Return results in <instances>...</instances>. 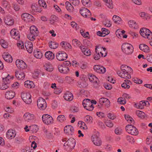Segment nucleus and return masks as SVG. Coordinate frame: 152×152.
Masks as SVG:
<instances>
[{"instance_id": "51", "label": "nucleus", "mask_w": 152, "mask_h": 152, "mask_svg": "<svg viewBox=\"0 0 152 152\" xmlns=\"http://www.w3.org/2000/svg\"><path fill=\"white\" fill-rule=\"evenodd\" d=\"M12 80V79L11 78L9 75H8L6 77L3 78V80H4L6 82H7V83H8L9 84L10 83V82Z\"/></svg>"}, {"instance_id": "52", "label": "nucleus", "mask_w": 152, "mask_h": 152, "mask_svg": "<svg viewBox=\"0 0 152 152\" xmlns=\"http://www.w3.org/2000/svg\"><path fill=\"white\" fill-rule=\"evenodd\" d=\"M58 17L54 15H52L51 16L50 21L51 24L54 23L57 20Z\"/></svg>"}, {"instance_id": "26", "label": "nucleus", "mask_w": 152, "mask_h": 152, "mask_svg": "<svg viewBox=\"0 0 152 152\" xmlns=\"http://www.w3.org/2000/svg\"><path fill=\"white\" fill-rule=\"evenodd\" d=\"M64 97L65 100L68 101H72L73 98L72 94L69 92H67L65 93L64 96Z\"/></svg>"}, {"instance_id": "18", "label": "nucleus", "mask_w": 152, "mask_h": 152, "mask_svg": "<svg viewBox=\"0 0 152 152\" xmlns=\"http://www.w3.org/2000/svg\"><path fill=\"white\" fill-rule=\"evenodd\" d=\"M16 30L15 28L11 30L10 31V34L13 38L18 40L20 38V36L18 31H17Z\"/></svg>"}, {"instance_id": "30", "label": "nucleus", "mask_w": 152, "mask_h": 152, "mask_svg": "<svg viewBox=\"0 0 152 152\" xmlns=\"http://www.w3.org/2000/svg\"><path fill=\"white\" fill-rule=\"evenodd\" d=\"M10 86V84L7 83L4 80H3L2 83H0V89L5 90L7 89Z\"/></svg>"}, {"instance_id": "32", "label": "nucleus", "mask_w": 152, "mask_h": 152, "mask_svg": "<svg viewBox=\"0 0 152 152\" xmlns=\"http://www.w3.org/2000/svg\"><path fill=\"white\" fill-rule=\"evenodd\" d=\"M65 4L66 8L68 11L70 12H72L74 11V8L73 7L69 1H66L65 3Z\"/></svg>"}, {"instance_id": "24", "label": "nucleus", "mask_w": 152, "mask_h": 152, "mask_svg": "<svg viewBox=\"0 0 152 152\" xmlns=\"http://www.w3.org/2000/svg\"><path fill=\"white\" fill-rule=\"evenodd\" d=\"M15 76L18 80H23L25 77V74L24 72L17 71L15 72Z\"/></svg>"}, {"instance_id": "46", "label": "nucleus", "mask_w": 152, "mask_h": 152, "mask_svg": "<svg viewBox=\"0 0 152 152\" xmlns=\"http://www.w3.org/2000/svg\"><path fill=\"white\" fill-rule=\"evenodd\" d=\"M32 82L29 80L26 81L24 83V86L26 88H32Z\"/></svg>"}, {"instance_id": "38", "label": "nucleus", "mask_w": 152, "mask_h": 152, "mask_svg": "<svg viewBox=\"0 0 152 152\" xmlns=\"http://www.w3.org/2000/svg\"><path fill=\"white\" fill-rule=\"evenodd\" d=\"M30 131L32 133H36L38 130V127L36 125H32L29 126Z\"/></svg>"}, {"instance_id": "9", "label": "nucleus", "mask_w": 152, "mask_h": 152, "mask_svg": "<svg viewBox=\"0 0 152 152\" xmlns=\"http://www.w3.org/2000/svg\"><path fill=\"white\" fill-rule=\"evenodd\" d=\"M42 120L43 123L47 125H49L53 123L52 117L48 114L43 115L42 117Z\"/></svg>"}, {"instance_id": "35", "label": "nucleus", "mask_w": 152, "mask_h": 152, "mask_svg": "<svg viewBox=\"0 0 152 152\" xmlns=\"http://www.w3.org/2000/svg\"><path fill=\"white\" fill-rule=\"evenodd\" d=\"M128 24L129 26L132 28L134 29H137L138 28L137 24L134 21L130 20L128 22Z\"/></svg>"}, {"instance_id": "33", "label": "nucleus", "mask_w": 152, "mask_h": 152, "mask_svg": "<svg viewBox=\"0 0 152 152\" xmlns=\"http://www.w3.org/2000/svg\"><path fill=\"white\" fill-rule=\"evenodd\" d=\"M89 80L91 82L94 83H95L98 85L97 81H98V78L94 75L91 74L89 77Z\"/></svg>"}, {"instance_id": "7", "label": "nucleus", "mask_w": 152, "mask_h": 152, "mask_svg": "<svg viewBox=\"0 0 152 152\" xmlns=\"http://www.w3.org/2000/svg\"><path fill=\"white\" fill-rule=\"evenodd\" d=\"M37 104L38 107L40 110H44L47 107L45 100L42 97H39L37 100Z\"/></svg>"}, {"instance_id": "54", "label": "nucleus", "mask_w": 152, "mask_h": 152, "mask_svg": "<svg viewBox=\"0 0 152 152\" xmlns=\"http://www.w3.org/2000/svg\"><path fill=\"white\" fill-rule=\"evenodd\" d=\"M144 106H146V103L144 101H141L140 102L138 105V107L140 109H142L144 108Z\"/></svg>"}, {"instance_id": "14", "label": "nucleus", "mask_w": 152, "mask_h": 152, "mask_svg": "<svg viewBox=\"0 0 152 152\" xmlns=\"http://www.w3.org/2000/svg\"><path fill=\"white\" fill-rule=\"evenodd\" d=\"M65 133L68 135H72L74 133V127L70 125L66 126L64 129Z\"/></svg>"}, {"instance_id": "22", "label": "nucleus", "mask_w": 152, "mask_h": 152, "mask_svg": "<svg viewBox=\"0 0 152 152\" xmlns=\"http://www.w3.org/2000/svg\"><path fill=\"white\" fill-rule=\"evenodd\" d=\"M139 48L140 50L145 53H148L150 52V49L149 47L145 44H140L139 45Z\"/></svg>"}, {"instance_id": "34", "label": "nucleus", "mask_w": 152, "mask_h": 152, "mask_svg": "<svg viewBox=\"0 0 152 152\" xmlns=\"http://www.w3.org/2000/svg\"><path fill=\"white\" fill-rule=\"evenodd\" d=\"M34 56L37 58L40 59L42 56V54L39 50H34Z\"/></svg>"}, {"instance_id": "12", "label": "nucleus", "mask_w": 152, "mask_h": 152, "mask_svg": "<svg viewBox=\"0 0 152 152\" xmlns=\"http://www.w3.org/2000/svg\"><path fill=\"white\" fill-rule=\"evenodd\" d=\"M91 139L94 145L100 146L102 144V141L98 135L95 134L92 136Z\"/></svg>"}, {"instance_id": "41", "label": "nucleus", "mask_w": 152, "mask_h": 152, "mask_svg": "<svg viewBox=\"0 0 152 152\" xmlns=\"http://www.w3.org/2000/svg\"><path fill=\"white\" fill-rule=\"evenodd\" d=\"M106 3V5L109 8L112 9L113 8L112 0H103Z\"/></svg>"}, {"instance_id": "59", "label": "nucleus", "mask_w": 152, "mask_h": 152, "mask_svg": "<svg viewBox=\"0 0 152 152\" xmlns=\"http://www.w3.org/2000/svg\"><path fill=\"white\" fill-rule=\"evenodd\" d=\"M105 23L104 24L105 26L109 27H110L111 26V23L109 20L107 19H106L105 20Z\"/></svg>"}, {"instance_id": "42", "label": "nucleus", "mask_w": 152, "mask_h": 152, "mask_svg": "<svg viewBox=\"0 0 152 152\" xmlns=\"http://www.w3.org/2000/svg\"><path fill=\"white\" fill-rule=\"evenodd\" d=\"M44 66L45 69L48 71L50 72L53 70L52 65L49 64H45Z\"/></svg>"}, {"instance_id": "37", "label": "nucleus", "mask_w": 152, "mask_h": 152, "mask_svg": "<svg viewBox=\"0 0 152 152\" xmlns=\"http://www.w3.org/2000/svg\"><path fill=\"white\" fill-rule=\"evenodd\" d=\"M39 7H40L39 6L36 4H32L31 6L32 11L34 12H40L41 10H40Z\"/></svg>"}, {"instance_id": "4", "label": "nucleus", "mask_w": 152, "mask_h": 152, "mask_svg": "<svg viewBox=\"0 0 152 152\" xmlns=\"http://www.w3.org/2000/svg\"><path fill=\"white\" fill-rule=\"evenodd\" d=\"M75 140L70 138L64 144V148L66 150L73 149L75 145Z\"/></svg>"}, {"instance_id": "60", "label": "nucleus", "mask_w": 152, "mask_h": 152, "mask_svg": "<svg viewBox=\"0 0 152 152\" xmlns=\"http://www.w3.org/2000/svg\"><path fill=\"white\" fill-rule=\"evenodd\" d=\"M106 125L108 127H112L113 126V124L110 120L106 121L105 122Z\"/></svg>"}, {"instance_id": "28", "label": "nucleus", "mask_w": 152, "mask_h": 152, "mask_svg": "<svg viewBox=\"0 0 152 152\" xmlns=\"http://www.w3.org/2000/svg\"><path fill=\"white\" fill-rule=\"evenodd\" d=\"M16 134L15 131L11 130H8L6 134L7 137L9 139L13 138L15 137Z\"/></svg>"}, {"instance_id": "36", "label": "nucleus", "mask_w": 152, "mask_h": 152, "mask_svg": "<svg viewBox=\"0 0 152 152\" xmlns=\"http://www.w3.org/2000/svg\"><path fill=\"white\" fill-rule=\"evenodd\" d=\"M49 45L50 48L55 49L58 47V44L55 42L51 41L49 42Z\"/></svg>"}, {"instance_id": "62", "label": "nucleus", "mask_w": 152, "mask_h": 152, "mask_svg": "<svg viewBox=\"0 0 152 152\" xmlns=\"http://www.w3.org/2000/svg\"><path fill=\"white\" fill-rule=\"evenodd\" d=\"M58 105L57 102L55 100H53L52 103V108L54 109L57 107Z\"/></svg>"}, {"instance_id": "6", "label": "nucleus", "mask_w": 152, "mask_h": 152, "mask_svg": "<svg viewBox=\"0 0 152 152\" xmlns=\"http://www.w3.org/2000/svg\"><path fill=\"white\" fill-rule=\"evenodd\" d=\"M83 105L85 109L89 111H92L94 108V106L90 101V100L89 99H84L83 101Z\"/></svg>"}, {"instance_id": "11", "label": "nucleus", "mask_w": 152, "mask_h": 152, "mask_svg": "<svg viewBox=\"0 0 152 152\" xmlns=\"http://www.w3.org/2000/svg\"><path fill=\"white\" fill-rule=\"evenodd\" d=\"M140 33L143 37L148 38L151 33V32L148 29L143 28L140 29Z\"/></svg>"}, {"instance_id": "56", "label": "nucleus", "mask_w": 152, "mask_h": 152, "mask_svg": "<svg viewBox=\"0 0 152 152\" xmlns=\"http://www.w3.org/2000/svg\"><path fill=\"white\" fill-rule=\"evenodd\" d=\"M107 117L110 119L114 120L116 118L115 115L112 113H109L108 114Z\"/></svg>"}, {"instance_id": "2", "label": "nucleus", "mask_w": 152, "mask_h": 152, "mask_svg": "<svg viewBox=\"0 0 152 152\" xmlns=\"http://www.w3.org/2000/svg\"><path fill=\"white\" fill-rule=\"evenodd\" d=\"M30 33L27 35L28 38L31 41H34L35 37L38 36L39 31L37 28L34 26H32L30 28Z\"/></svg>"}, {"instance_id": "53", "label": "nucleus", "mask_w": 152, "mask_h": 152, "mask_svg": "<svg viewBox=\"0 0 152 152\" xmlns=\"http://www.w3.org/2000/svg\"><path fill=\"white\" fill-rule=\"evenodd\" d=\"M126 139L128 141L132 143L134 142V139L132 137L127 135L126 137Z\"/></svg>"}, {"instance_id": "63", "label": "nucleus", "mask_w": 152, "mask_h": 152, "mask_svg": "<svg viewBox=\"0 0 152 152\" xmlns=\"http://www.w3.org/2000/svg\"><path fill=\"white\" fill-rule=\"evenodd\" d=\"M72 48V47L71 45L70 44L67 42L64 49L67 50H71Z\"/></svg>"}, {"instance_id": "25", "label": "nucleus", "mask_w": 152, "mask_h": 152, "mask_svg": "<svg viewBox=\"0 0 152 152\" xmlns=\"http://www.w3.org/2000/svg\"><path fill=\"white\" fill-rule=\"evenodd\" d=\"M15 95V93L12 91H8L6 92L5 97L7 99H13Z\"/></svg>"}, {"instance_id": "17", "label": "nucleus", "mask_w": 152, "mask_h": 152, "mask_svg": "<svg viewBox=\"0 0 152 152\" xmlns=\"http://www.w3.org/2000/svg\"><path fill=\"white\" fill-rule=\"evenodd\" d=\"M58 69L59 71L61 73L67 74L69 71V67L63 66L62 64L59 65L58 66Z\"/></svg>"}, {"instance_id": "19", "label": "nucleus", "mask_w": 152, "mask_h": 152, "mask_svg": "<svg viewBox=\"0 0 152 152\" xmlns=\"http://www.w3.org/2000/svg\"><path fill=\"white\" fill-rule=\"evenodd\" d=\"M23 117L25 120L28 122H32L34 118V115L29 113H25Z\"/></svg>"}, {"instance_id": "50", "label": "nucleus", "mask_w": 152, "mask_h": 152, "mask_svg": "<svg viewBox=\"0 0 152 152\" xmlns=\"http://www.w3.org/2000/svg\"><path fill=\"white\" fill-rule=\"evenodd\" d=\"M38 3L40 6H42L44 8L47 7V5L45 2L43 0H39Z\"/></svg>"}, {"instance_id": "57", "label": "nucleus", "mask_w": 152, "mask_h": 152, "mask_svg": "<svg viewBox=\"0 0 152 152\" xmlns=\"http://www.w3.org/2000/svg\"><path fill=\"white\" fill-rule=\"evenodd\" d=\"M146 59L147 61L151 63H152V54H148L146 57Z\"/></svg>"}, {"instance_id": "8", "label": "nucleus", "mask_w": 152, "mask_h": 152, "mask_svg": "<svg viewBox=\"0 0 152 152\" xmlns=\"http://www.w3.org/2000/svg\"><path fill=\"white\" fill-rule=\"evenodd\" d=\"M21 97L23 101L27 104H29L32 102L31 96L29 93H22Z\"/></svg>"}, {"instance_id": "64", "label": "nucleus", "mask_w": 152, "mask_h": 152, "mask_svg": "<svg viewBox=\"0 0 152 152\" xmlns=\"http://www.w3.org/2000/svg\"><path fill=\"white\" fill-rule=\"evenodd\" d=\"M134 83L138 84H141L142 83V80H140V79L137 78H136L134 80Z\"/></svg>"}, {"instance_id": "15", "label": "nucleus", "mask_w": 152, "mask_h": 152, "mask_svg": "<svg viewBox=\"0 0 152 152\" xmlns=\"http://www.w3.org/2000/svg\"><path fill=\"white\" fill-rule=\"evenodd\" d=\"M94 71L99 73H104L106 71V69L103 66L98 65H96L94 66Z\"/></svg>"}, {"instance_id": "10", "label": "nucleus", "mask_w": 152, "mask_h": 152, "mask_svg": "<svg viewBox=\"0 0 152 152\" xmlns=\"http://www.w3.org/2000/svg\"><path fill=\"white\" fill-rule=\"evenodd\" d=\"M67 57V54L64 51H59L56 54V58L59 61H63L66 60Z\"/></svg>"}, {"instance_id": "58", "label": "nucleus", "mask_w": 152, "mask_h": 152, "mask_svg": "<svg viewBox=\"0 0 152 152\" xmlns=\"http://www.w3.org/2000/svg\"><path fill=\"white\" fill-rule=\"evenodd\" d=\"M12 7L16 11H18L20 10V7L16 3H13L12 4Z\"/></svg>"}, {"instance_id": "40", "label": "nucleus", "mask_w": 152, "mask_h": 152, "mask_svg": "<svg viewBox=\"0 0 152 152\" xmlns=\"http://www.w3.org/2000/svg\"><path fill=\"white\" fill-rule=\"evenodd\" d=\"M113 20L115 23L119 24L120 23L121 19L119 16L114 15L113 17Z\"/></svg>"}, {"instance_id": "20", "label": "nucleus", "mask_w": 152, "mask_h": 152, "mask_svg": "<svg viewBox=\"0 0 152 152\" xmlns=\"http://www.w3.org/2000/svg\"><path fill=\"white\" fill-rule=\"evenodd\" d=\"M2 57L3 59L7 62H12V56L8 53H4L2 54Z\"/></svg>"}, {"instance_id": "49", "label": "nucleus", "mask_w": 152, "mask_h": 152, "mask_svg": "<svg viewBox=\"0 0 152 152\" xmlns=\"http://www.w3.org/2000/svg\"><path fill=\"white\" fill-rule=\"evenodd\" d=\"M65 120V117L63 115H59L58 116L57 118V120L60 122H62Z\"/></svg>"}, {"instance_id": "44", "label": "nucleus", "mask_w": 152, "mask_h": 152, "mask_svg": "<svg viewBox=\"0 0 152 152\" xmlns=\"http://www.w3.org/2000/svg\"><path fill=\"white\" fill-rule=\"evenodd\" d=\"M136 115L140 118H144L145 117V114L144 113L139 110L136 111Z\"/></svg>"}, {"instance_id": "3", "label": "nucleus", "mask_w": 152, "mask_h": 152, "mask_svg": "<svg viewBox=\"0 0 152 152\" xmlns=\"http://www.w3.org/2000/svg\"><path fill=\"white\" fill-rule=\"evenodd\" d=\"M121 50L124 53L127 55L131 54L134 51L133 46L127 43H125L122 45Z\"/></svg>"}, {"instance_id": "21", "label": "nucleus", "mask_w": 152, "mask_h": 152, "mask_svg": "<svg viewBox=\"0 0 152 152\" xmlns=\"http://www.w3.org/2000/svg\"><path fill=\"white\" fill-rule=\"evenodd\" d=\"M99 102L100 104H104L107 107H108L110 106V101L108 99L106 98H100L99 99Z\"/></svg>"}, {"instance_id": "27", "label": "nucleus", "mask_w": 152, "mask_h": 152, "mask_svg": "<svg viewBox=\"0 0 152 152\" xmlns=\"http://www.w3.org/2000/svg\"><path fill=\"white\" fill-rule=\"evenodd\" d=\"M46 58L49 60H52L54 58V54L51 51H48L45 54Z\"/></svg>"}, {"instance_id": "39", "label": "nucleus", "mask_w": 152, "mask_h": 152, "mask_svg": "<svg viewBox=\"0 0 152 152\" xmlns=\"http://www.w3.org/2000/svg\"><path fill=\"white\" fill-rule=\"evenodd\" d=\"M4 22L8 25L11 26L14 24L13 20L7 18H6L4 19Z\"/></svg>"}, {"instance_id": "29", "label": "nucleus", "mask_w": 152, "mask_h": 152, "mask_svg": "<svg viewBox=\"0 0 152 152\" xmlns=\"http://www.w3.org/2000/svg\"><path fill=\"white\" fill-rule=\"evenodd\" d=\"M100 48H99L98 46H96L95 50V53L94 54V58L95 60H98L100 59V56L99 54Z\"/></svg>"}, {"instance_id": "23", "label": "nucleus", "mask_w": 152, "mask_h": 152, "mask_svg": "<svg viewBox=\"0 0 152 152\" xmlns=\"http://www.w3.org/2000/svg\"><path fill=\"white\" fill-rule=\"evenodd\" d=\"M25 45L28 52L29 53H31L33 50V45L32 42H26L25 43Z\"/></svg>"}, {"instance_id": "48", "label": "nucleus", "mask_w": 152, "mask_h": 152, "mask_svg": "<svg viewBox=\"0 0 152 152\" xmlns=\"http://www.w3.org/2000/svg\"><path fill=\"white\" fill-rule=\"evenodd\" d=\"M124 117L125 119L129 123L131 124L134 121L132 118L129 115H125Z\"/></svg>"}, {"instance_id": "55", "label": "nucleus", "mask_w": 152, "mask_h": 152, "mask_svg": "<svg viewBox=\"0 0 152 152\" xmlns=\"http://www.w3.org/2000/svg\"><path fill=\"white\" fill-rule=\"evenodd\" d=\"M102 31L103 33V34L105 35V36L109 34L110 33L109 31L104 28H102Z\"/></svg>"}, {"instance_id": "43", "label": "nucleus", "mask_w": 152, "mask_h": 152, "mask_svg": "<svg viewBox=\"0 0 152 152\" xmlns=\"http://www.w3.org/2000/svg\"><path fill=\"white\" fill-rule=\"evenodd\" d=\"M84 121L87 123H91L92 122L93 118L89 115H86L84 118Z\"/></svg>"}, {"instance_id": "5", "label": "nucleus", "mask_w": 152, "mask_h": 152, "mask_svg": "<svg viewBox=\"0 0 152 152\" xmlns=\"http://www.w3.org/2000/svg\"><path fill=\"white\" fill-rule=\"evenodd\" d=\"M125 129L129 133L132 135H137L138 134L137 129L132 125H127L126 126Z\"/></svg>"}, {"instance_id": "61", "label": "nucleus", "mask_w": 152, "mask_h": 152, "mask_svg": "<svg viewBox=\"0 0 152 152\" xmlns=\"http://www.w3.org/2000/svg\"><path fill=\"white\" fill-rule=\"evenodd\" d=\"M65 80L68 83H70L74 80V79L69 76H67L65 77Z\"/></svg>"}, {"instance_id": "16", "label": "nucleus", "mask_w": 152, "mask_h": 152, "mask_svg": "<svg viewBox=\"0 0 152 152\" xmlns=\"http://www.w3.org/2000/svg\"><path fill=\"white\" fill-rule=\"evenodd\" d=\"M15 63L17 67L20 69H24L27 67L26 63L22 60H17L16 61Z\"/></svg>"}, {"instance_id": "1", "label": "nucleus", "mask_w": 152, "mask_h": 152, "mask_svg": "<svg viewBox=\"0 0 152 152\" xmlns=\"http://www.w3.org/2000/svg\"><path fill=\"white\" fill-rule=\"evenodd\" d=\"M121 69L122 71V78L126 79L131 78L130 74L132 73L133 70L130 67L123 65L121 66Z\"/></svg>"}, {"instance_id": "31", "label": "nucleus", "mask_w": 152, "mask_h": 152, "mask_svg": "<svg viewBox=\"0 0 152 152\" xmlns=\"http://www.w3.org/2000/svg\"><path fill=\"white\" fill-rule=\"evenodd\" d=\"M32 16L27 13H24L21 15V17L25 21H27L28 19L31 18Z\"/></svg>"}, {"instance_id": "13", "label": "nucleus", "mask_w": 152, "mask_h": 152, "mask_svg": "<svg viewBox=\"0 0 152 152\" xmlns=\"http://www.w3.org/2000/svg\"><path fill=\"white\" fill-rule=\"evenodd\" d=\"M80 14L83 17L85 18H89L91 15L90 11L86 8H82L80 10Z\"/></svg>"}, {"instance_id": "47", "label": "nucleus", "mask_w": 152, "mask_h": 152, "mask_svg": "<svg viewBox=\"0 0 152 152\" xmlns=\"http://www.w3.org/2000/svg\"><path fill=\"white\" fill-rule=\"evenodd\" d=\"M72 43L74 46L76 45L77 46L79 47L81 45L80 42L76 39H73L72 41Z\"/></svg>"}, {"instance_id": "45", "label": "nucleus", "mask_w": 152, "mask_h": 152, "mask_svg": "<svg viewBox=\"0 0 152 152\" xmlns=\"http://www.w3.org/2000/svg\"><path fill=\"white\" fill-rule=\"evenodd\" d=\"M83 4L86 7H90L91 4L90 0H82Z\"/></svg>"}]
</instances>
